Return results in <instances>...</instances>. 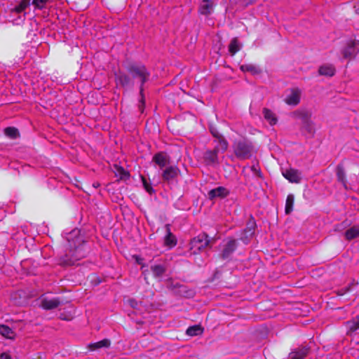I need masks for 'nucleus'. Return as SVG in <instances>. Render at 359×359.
I'll return each mask as SVG.
<instances>
[{
	"mask_svg": "<svg viewBox=\"0 0 359 359\" xmlns=\"http://www.w3.org/2000/svg\"><path fill=\"white\" fill-rule=\"evenodd\" d=\"M141 180L142 182L143 187L144 189L149 194H151L154 193V189H153L151 184L149 182L145 177L141 176Z\"/></svg>",
	"mask_w": 359,
	"mask_h": 359,
	"instance_id": "e433bc0d",
	"label": "nucleus"
},
{
	"mask_svg": "<svg viewBox=\"0 0 359 359\" xmlns=\"http://www.w3.org/2000/svg\"><path fill=\"white\" fill-rule=\"evenodd\" d=\"M62 303L60 297H45L41 302V306L45 310H51L57 308Z\"/></svg>",
	"mask_w": 359,
	"mask_h": 359,
	"instance_id": "9d476101",
	"label": "nucleus"
},
{
	"mask_svg": "<svg viewBox=\"0 0 359 359\" xmlns=\"http://www.w3.org/2000/svg\"><path fill=\"white\" fill-rule=\"evenodd\" d=\"M256 0H241V3L245 6H248L253 2H255Z\"/></svg>",
	"mask_w": 359,
	"mask_h": 359,
	"instance_id": "c03bdc74",
	"label": "nucleus"
},
{
	"mask_svg": "<svg viewBox=\"0 0 359 359\" xmlns=\"http://www.w3.org/2000/svg\"><path fill=\"white\" fill-rule=\"evenodd\" d=\"M145 107V97L144 95V88L140 87V100L138 104L139 111L143 113Z\"/></svg>",
	"mask_w": 359,
	"mask_h": 359,
	"instance_id": "c9c22d12",
	"label": "nucleus"
},
{
	"mask_svg": "<svg viewBox=\"0 0 359 359\" xmlns=\"http://www.w3.org/2000/svg\"><path fill=\"white\" fill-rule=\"evenodd\" d=\"M359 53V41L351 40L343 50V56L345 58H353Z\"/></svg>",
	"mask_w": 359,
	"mask_h": 359,
	"instance_id": "6e6552de",
	"label": "nucleus"
},
{
	"mask_svg": "<svg viewBox=\"0 0 359 359\" xmlns=\"http://www.w3.org/2000/svg\"><path fill=\"white\" fill-rule=\"evenodd\" d=\"M151 271L155 277L159 278L165 272V268L163 265L156 264L151 266Z\"/></svg>",
	"mask_w": 359,
	"mask_h": 359,
	"instance_id": "c756f323",
	"label": "nucleus"
},
{
	"mask_svg": "<svg viewBox=\"0 0 359 359\" xmlns=\"http://www.w3.org/2000/svg\"><path fill=\"white\" fill-rule=\"evenodd\" d=\"M0 359H12V358L9 354H8L6 353H2L0 355Z\"/></svg>",
	"mask_w": 359,
	"mask_h": 359,
	"instance_id": "37998d69",
	"label": "nucleus"
},
{
	"mask_svg": "<svg viewBox=\"0 0 359 359\" xmlns=\"http://www.w3.org/2000/svg\"><path fill=\"white\" fill-rule=\"evenodd\" d=\"M181 174V171L176 165L166 167L162 172L161 177L163 181L170 183L175 181Z\"/></svg>",
	"mask_w": 359,
	"mask_h": 359,
	"instance_id": "0eeeda50",
	"label": "nucleus"
},
{
	"mask_svg": "<svg viewBox=\"0 0 359 359\" xmlns=\"http://www.w3.org/2000/svg\"><path fill=\"white\" fill-rule=\"evenodd\" d=\"M251 169L257 176L259 177H262V172L259 169L257 168L255 166H252Z\"/></svg>",
	"mask_w": 359,
	"mask_h": 359,
	"instance_id": "ea45409f",
	"label": "nucleus"
},
{
	"mask_svg": "<svg viewBox=\"0 0 359 359\" xmlns=\"http://www.w3.org/2000/svg\"><path fill=\"white\" fill-rule=\"evenodd\" d=\"M0 334L8 339H11L13 337V331L12 329L5 325H0Z\"/></svg>",
	"mask_w": 359,
	"mask_h": 359,
	"instance_id": "f704fd0d",
	"label": "nucleus"
},
{
	"mask_svg": "<svg viewBox=\"0 0 359 359\" xmlns=\"http://www.w3.org/2000/svg\"><path fill=\"white\" fill-rule=\"evenodd\" d=\"M48 1L49 0H33L32 4L36 8L41 10L45 8L46 4Z\"/></svg>",
	"mask_w": 359,
	"mask_h": 359,
	"instance_id": "58836bf2",
	"label": "nucleus"
},
{
	"mask_svg": "<svg viewBox=\"0 0 359 359\" xmlns=\"http://www.w3.org/2000/svg\"><path fill=\"white\" fill-rule=\"evenodd\" d=\"M294 202V196L292 194H289L286 198L285 208V212L287 215H288L292 212Z\"/></svg>",
	"mask_w": 359,
	"mask_h": 359,
	"instance_id": "7c9ffc66",
	"label": "nucleus"
},
{
	"mask_svg": "<svg viewBox=\"0 0 359 359\" xmlns=\"http://www.w3.org/2000/svg\"><path fill=\"white\" fill-rule=\"evenodd\" d=\"M127 73L132 77L133 81L138 80L140 87L144 88V84L149 81L151 74L147 68L141 63L128 62L124 65Z\"/></svg>",
	"mask_w": 359,
	"mask_h": 359,
	"instance_id": "f03ea898",
	"label": "nucleus"
},
{
	"mask_svg": "<svg viewBox=\"0 0 359 359\" xmlns=\"http://www.w3.org/2000/svg\"><path fill=\"white\" fill-rule=\"evenodd\" d=\"M237 248L238 243L236 240L231 238H227L226 242L222 247L221 253L217 256V259L229 261Z\"/></svg>",
	"mask_w": 359,
	"mask_h": 359,
	"instance_id": "423d86ee",
	"label": "nucleus"
},
{
	"mask_svg": "<svg viewBox=\"0 0 359 359\" xmlns=\"http://www.w3.org/2000/svg\"><path fill=\"white\" fill-rule=\"evenodd\" d=\"M219 151L213 149L212 150H207L203 154V160L207 165L215 166L219 164L218 160Z\"/></svg>",
	"mask_w": 359,
	"mask_h": 359,
	"instance_id": "1a4fd4ad",
	"label": "nucleus"
},
{
	"mask_svg": "<svg viewBox=\"0 0 359 359\" xmlns=\"http://www.w3.org/2000/svg\"><path fill=\"white\" fill-rule=\"evenodd\" d=\"M4 134L11 139H16L20 137V133L18 128L15 127H7L4 129Z\"/></svg>",
	"mask_w": 359,
	"mask_h": 359,
	"instance_id": "c85d7f7f",
	"label": "nucleus"
},
{
	"mask_svg": "<svg viewBox=\"0 0 359 359\" xmlns=\"http://www.w3.org/2000/svg\"><path fill=\"white\" fill-rule=\"evenodd\" d=\"M114 81L117 88H122L127 90L134 86V81L126 71L118 70L115 72Z\"/></svg>",
	"mask_w": 359,
	"mask_h": 359,
	"instance_id": "39448f33",
	"label": "nucleus"
},
{
	"mask_svg": "<svg viewBox=\"0 0 359 359\" xmlns=\"http://www.w3.org/2000/svg\"><path fill=\"white\" fill-rule=\"evenodd\" d=\"M347 334H352L359 329V314L352 320L346 322Z\"/></svg>",
	"mask_w": 359,
	"mask_h": 359,
	"instance_id": "dca6fc26",
	"label": "nucleus"
},
{
	"mask_svg": "<svg viewBox=\"0 0 359 359\" xmlns=\"http://www.w3.org/2000/svg\"><path fill=\"white\" fill-rule=\"evenodd\" d=\"M115 175L118 176L121 180H127L130 177V174L123 167L115 165Z\"/></svg>",
	"mask_w": 359,
	"mask_h": 359,
	"instance_id": "2f4dec72",
	"label": "nucleus"
},
{
	"mask_svg": "<svg viewBox=\"0 0 359 359\" xmlns=\"http://www.w3.org/2000/svg\"><path fill=\"white\" fill-rule=\"evenodd\" d=\"M306 127H307V130L309 132L311 133L313 131V123L311 121V120H309V123H304Z\"/></svg>",
	"mask_w": 359,
	"mask_h": 359,
	"instance_id": "a19ab883",
	"label": "nucleus"
},
{
	"mask_svg": "<svg viewBox=\"0 0 359 359\" xmlns=\"http://www.w3.org/2000/svg\"><path fill=\"white\" fill-rule=\"evenodd\" d=\"M209 130H210L211 135H212V137L215 138V140L217 139V138H219L221 136L223 135L219 132L218 128L216 126H213V125H210V126Z\"/></svg>",
	"mask_w": 359,
	"mask_h": 359,
	"instance_id": "4c0bfd02",
	"label": "nucleus"
},
{
	"mask_svg": "<svg viewBox=\"0 0 359 359\" xmlns=\"http://www.w3.org/2000/svg\"><path fill=\"white\" fill-rule=\"evenodd\" d=\"M239 46L238 41L237 38H233L231 39L229 45V51L231 55H234L236 53L239 51Z\"/></svg>",
	"mask_w": 359,
	"mask_h": 359,
	"instance_id": "72a5a7b5",
	"label": "nucleus"
},
{
	"mask_svg": "<svg viewBox=\"0 0 359 359\" xmlns=\"http://www.w3.org/2000/svg\"><path fill=\"white\" fill-rule=\"evenodd\" d=\"M90 252L87 241L79 229L72 230L67 236V243L62 246L58 258V264L62 266L76 264Z\"/></svg>",
	"mask_w": 359,
	"mask_h": 359,
	"instance_id": "f257e3e1",
	"label": "nucleus"
},
{
	"mask_svg": "<svg viewBox=\"0 0 359 359\" xmlns=\"http://www.w3.org/2000/svg\"><path fill=\"white\" fill-rule=\"evenodd\" d=\"M348 287H346V288H344V289H341L339 290H338L337 292V295H339V296H342L344 295L348 290Z\"/></svg>",
	"mask_w": 359,
	"mask_h": 359,
	"instance_id": "79ce46f5",
	"label": "nucleus"
},
{
	"mask_svg": "<svg viewBox=\"0 0 359 359\" xmlns=\"http://www.w3.org/2000/svg\"><path fill=\"white\" fill-rule=\"evenodd\" d=\"M180 288H181V290H180L181 292L184 291V290H183L184 288V286H181Z\"/></svg>",
	"mask_w": 359,
	"mask_h": 359,
	"instance_id": "a18cd8bd",
	"label": "nucleus"
},
{
	"mask_svg": "<svg viewBox=\"0 0 359 359\" xmlns=\"http://www.w3.org/2000/svg\"><path fill=\"white\" fill-rule=\"evenodd\" d=\"M318 73L320 75L332 76L335 74V69L331 65H322L318 69Z\"/></svg>",
	"mask_w": 359,
	"mask_h": 359,
	"instance_id": "6ab92c4d",
	"label": "nucleus"
},
{
	"mask_svg": "<svg viewBox=\"0 0 359 359\" xmlns=\"http://www.w3.org/2000/svg\"><path fill=\"white\" fill-rule=\"evenodd\" d=\"M256 226L257 224L255 219L251 215L248 222H247L246 228L244 230L245 233L246 234V237L252 236L254 234Z\"/></svg>",
	"mask_w": 359,
	"mask_h": 359,
	"instance_id": "4be33fe9",
	"label": "nucleus"
},
{
	"mask_svg": "<svg viewBox=\"0 0 359 359\" xmlns=\"http://www.w3.org/2000/svg\"><path fill=\"white\" fill-rule=\"evenodd\" d=\"M233 149L235 156L241 160L250 158L255 152L252 142L245 137L235 140Z\"/></svg>",
	"mask_w": 359,
	"mask_h": 359,
	"instance_id": "7ed1b4c3",
	"label": "nucleus"
},
{
	"mask_svg": "<svg viewBox=\"0 0 359 359\" xmlns=\"http://www.w3.org/2000/svg\"><path fill=\"white\" fill-rule=\"evenodd\" d=\"M170 161V157L165 152H158L155 154L152 158V161L154 162L160 168L166 167Z\"/></svg>",
	"mask_w": 359,
	"mask_h": 359,
	"instance_id": "9b49d317",
	"label": "nucleus"
},
{
	"mask_svg": "<svg viewBox=\"0 0 359 359\" xmlns=\"http://www.w3.org/2000/svg\"><path fill=\"white\" fill-rule=\"evenodd\" d=\"M240 69L242 72H248L251 73L252 75H257L262 72L261 69L259 67L252 64L242 65H241Z\"/></svg>",
	"mask_w": 359,
	"mask_h": 359,
	"instance_id": "5701e85b",
	"label": "nucleus"
},
{
	"mask_svg": "<svg viewBox=\"0 0 359 359\" xmlns=\"http://www.w3.org/2000/svg\"><path fill=\"white\" fill-rule=\"evenodd\" d=\"M229 194V191L224 187H218L215 189H211L208 193V196L210 200L219 198H224Z\"/></svg>",
	"mask_w": 359,
	"mask_h": 359,
	"instance_id": "f8f14e48",
	"label": "nucleus"
},
{
	"mask_svg": "<svg viewBox=\"0 0 359 359\" xmlns=\"http://www.w3.org/2000/svg\"><path fill=\"white\" fill-rule=\"evenodd\" d=\"M30 1L31 0H21L19 4L12 9V11L17 13H22L28 7L30 4Z\"/></svg>",
	"mask_w": 359,
	"mask_h": 359,
	"instance_id": "473e14b6",
	"label": "nucleus"
},
{
	"mask_svg": "<svg viewBox=\"0 0 359 359\" xmlns=\"http://www.w3.org/2000/svg\"><path fill=\"white\" fill-rule=\"evenodd\" d=\"M203 332V328L200 325H195L193 326H190L186 330V334L191 337L202 334Z\"/></svg>",
	"mask_w": 359,
	"mask_h": 359,
	"instance_id": "393cba45",
	"label": "nucleus"
},
{
	"mask_svg": "<svg viewBox=\"0 0 359 359\" xmlns=\"http://www.w3.org/2000/svg\"><path fill=\"white\" fill-rule=\"evenodd\" d=\"M344 236L346 239L348 241L359 237V226H353L347 229L344 233Z\"/></svg>",
	"mask_w": 359,
	"mask_h": 359,
	"instance_id": "b1692460",
	"label": "nucleus"
},
{
	"mask_svg": "<svg viewBox=\"0 0 359 359\" xmlns=\"http://www.w3.org/2000/svg\"><path fill=\"white\" fill-rule=\"evenodd\" d=\"M215 240L210 238L206 233H202L193 238L189 243L190 250L193 254H199L206 248H212Z\"/></svg>",
	"mask_w": 359,
	"mask_h": 359,
	"instance_id": "20e7f679",
	"label": "nucleus"
},
{
	"mask_svg": "<svg viewBox=\"0 0 359 359\" xmlns=\"http://www.w3.org/2000/svg\"><path fill=\"white\" fill-rule=\"evenodd\" d=\"M285 102L288 105H297L300 102V91L298 89H292L285 99Z\"/></svg>",
	"mask_w": 359,
	"mask_h": 359,
	"instance_id": "4468645a",
	"label": "nucleus"
},
{
	"mask_svg": "<svg viewBox=\"0 0 359 359\" xmlns=\"http://www.w3.org/2000/svg\"><path fill=\"white\" fill-rule=\"evenodd\" d=\"M294 115L301 119L303 123H309L311 118V113L306 109L297 110L294 113Z\"/></svg>",
	"mask_w": 359,
	"mask_h": 359,
	"instance_id": "412c9836",
	"label": "nucleus"
},
{
	"mask_svg": "<svg viewBox=\"0 0 359 359\" xmlns=\"http://www.w3.org/2000/svg\"><path fill=\"white\" fill-rule=\"evenodd\" d=\"M212 0H203L198 8V13L203 15H208L212 13Z\"/></svg>",
	"mask_w": 359,
	"mask_h": 359,
	"instance_id": "2eb2a0df",
	"label": "nucleus"
},
{
	"mask_svg": "<svg viewBox=\"0 0 359 359\" xmlns=\"http://www.w3.org/2000/svg\"><path fill=\"white\" fill-rule=\"evenodd\" d=\"M283 177L292 183H298L301 180L299 172L294 168H290L283 172Z\"/></svg>",
	"mask_w": 359,
	"mask_h": 359,
	"instance_id": "ddd939ff",
	"label": "nucleus"
},
{
	"mask_svg": "<svg viewBox=\"0 0 359 359\" xmlns=\"http://www.w3.org/2000/svg\"><path fill=\"white\" fill-rule=\"evenodd\" d=\"M263 114L264 118L267 120L271 126L276 124V116L270 109L264 108L263 109Z\"/></svg>",
	"mask_w": 359,
	"mask_h": 359,
	"instance_id": "bb28decb",
	"label": "nucleus"
},
{
	"mask_svg": "<svg viewBox=\"0 0 359 359\" xmlns=\"http://www.w3.org/2000/svg\"><path fill=\"white\" fill-rule=\"evenodd\" d=\"M165 244L167 246L172 248L177 244V239L175 236L171 233L168 226H167V234L165 237Z\"/></svg>",
	"mask_w": 359,
	"mask_h": 359,
	"instance_id": "a878e982",
	"label": "nucleus"
},
{
	"mask_svg": "<svg viewBox=\"0 0 359 359\" xmlns=\"http://www.w3.org/2000/svg\"><path fill=\"white\" fill-rule=\"evenodd\" d=\"M337 177L339 182L344 185L346 184V177L344 168L341 164H339L337 167Z\"/></svg>",
	"mask_w": 359,
	"mask_h": 359,
	"instance_id": "cd10ccee",
	"label": "nucleus"
},
{
	"mask_svg": "<svg viewBox=\"0 0 359 359\" xmlns=\"http://www.w3.org/2000/svg\"><path fill=\"white\" fill-rule=\"evenodd\" d=\"M215 142L217 143L214 149L217 151H221L222 152H224L227 150L229 147V143L226 138L222 135L219 138L215 139L214 140Z\"/></svg>",
	"mask_w": 359,
	"mask_h": 359,
	"instance_id": "a211bd4d",
	"label": "nucleus"
},
{
	"mask_svg": "<svg viewBox=\"0 0 359 359\" xmlns=\"http://www.w3.org/2000/svg\"><path fill=\"white\" fill-rule=\"evenodd\" d=\"M110 345H111V341L108 339H104L101 341L90 344L88 345V348L91 351H95L96 349L104 348V347L108 348L110 346Z\"/></svg>",
	"mask_w": 359,
	"mask_h": 359,
	"instance_id": "aec40b11",
	"label": "nucleus"
},
{
	"mask_svg": "<svg viewBox=\"0 0 359 359\" xmlns=\"http://www.w3.org/2000/svg\"><path fill=\"white\" fill-rule=\"evenodd\" d=\"M309 349L305 346L300 347L290 353L292 359H304L309 353Z\"/></svg>",
	"mask_w": 359,
	"mask_h": 359,
	"instance_id": "f3484780",
	"label": "nucleus"
}]
</instances>
